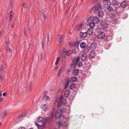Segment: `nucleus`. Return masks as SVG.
<instances>
[{
    "instance_id": "obj_15",
    "label": "nucleus",
    "mask_w": 129,
    "mask_h": 129,
    "mask_svg": "<svg viewBox=\"0 0 129 129\" xmlns=\"http://www.w3.org/2000/svg\"><path fill=\"white\" fill-rule=\"evenodd\" d=\"M7 111L5 110L3 111L0 115L1 117L2 118H4L6 115Z\"/></svg>"
},
{
    "instance_id": "obj_60",
    "label": "nucleus",
    "mask_w": 129,
    "mask_h": 129,
    "mask_svg": "<svg viewBox=\"0 0 129 129\" xmlns=\"http://www.w3.org/2000/svg\"><path fill=\"white\" fill-rule=\"evenodd\" d=\"M57 67H54V69H53V70H55L57 69Z\"/></svg>"
},
{
    "instance_id": "obj_44",
    "label": "nucleus",
    "mask_w": 129,
    "mask_h": 129,
    "mask_svg": "<svg viewBox=\"0 0 129 129\" xmlns=\"http://www.w3.org/2000/svg\"><path fill=\"white\" fill-rule=\"evenodd\" d=\"M32 85L31 83H29V89L30 90V91H31V89H32Z\"/></svg>"
},
{
    "instance_id": "obj_64",
    "label": "nucleus",
    "mask_w": 129,
    "mask_h": 129,
    "mask_svg": "<svg viewBox=\"0 0 129 129\" xmlns=\"http://www.w3.org/2000/svg\"><path fill=\"white\" fill-rule=\"evenodd\" d=\"M9 44V43L8 42V41H7L6 43V45L7 46H8Z\"/></svg>"
},
{
    "instance_id": "obj_10",
    "label": "nucleus",
    "mask_w": 129,
    "mask_h": 129,
    "mask_svg": "<svg viewBox=\"0 0 129 129\" xmlns=\"http://www.w3.org/2000/svg\"><path fill=\"white\" fill-rule=\"evenodd\" d=\"M37 121L39 123H42L44 122V119L42 117H39L37 119Z\"/></svg>"
},
{
    "instance_id": "obj_6",
    "label": "nucleus",
    "mask_w": 129,
    "mask_h": 129,
    "mask_svg": "<svg viewBox=\"0 0 129 129\" xmlns=\"http://www.w3.org/2000/svg\"><path fill=\"white\" fill-rule=\"evenodd\" d=\"M111 23L114 25L120 23L118 19H117L116 17L114 19H112L111 20Z\"/></svg>"
},
{
    "instance_id": "obj_41",
    "label": "nucleus",
    "mask_w": 129,
    "mask_h": 129,
    "mask_svg": "<svg viewBox=\"0 0 129 129\" xmlns=\"http://www.w3.org/2000/svg\"><path fill=\"white\" fill-rule=\"evenodd\" d=\"M47 91H45L44 92V94L43 95V96L42 98V99L44 100V98H45V97L46 96V95L47 94Z\"/></svg>"
},
{
    "instance_id": "obj_23",
    "label": "nucleus",
    "mask_w": 129,
    "mask_h": 129,
    "mask_svg": "<svg viewBox=\"0 0 129 129\" xmlns=\"http://www.w3.org/2000/svg\"><path fill=\"white\" fill-rule=\"evenodd\" d=\"M70 91L69 89L65 91L64 93V96L65 97H67L69 96Z\"/></svg>"
},
{
    "instance_id": "obj_29",
    "label": "nucleus",
    "mask_w": 129,
    "mask_h": 129,
    "mask_svg": "<svg viewBox=\"0 0 129 129\" xmlns=\"http://www.w3.org/2000/svg\"><path fill=\"white\" fill-rule=\"evenodd\" d=\"M95 23L93 21V22H91L89 24V26L90 28H94L95 25Z\"/></svg>"
},
{
    "instance_id": "obj_55",
    "label": "nucleus",
    "mask_w": 129,
    "mask_h": 129,
    "mask_svg": "<svg viewBox=\"0 0 129 129\" xmlns=\"http://www.w3.org/2000/svg\"><path fill=\"white\" fill-rule=\"evenodd\" d=\"M3 68V66H2L0 67V71H2Z\"/></svg>"
},
{
    "instance_id": "obj_42",
    "label": "nucleus",
    "mask_w": 129,
    "mask_h": 129,
    "mask_svg": "<svg viewBox=\"0 0 129 129\" xmlns=\"http://www.w3.org/2000/svg\"><path fill=\"white\" fill-rule=\"evenodd\" d=\"M7 50L9 53H11L12 52V50H11L10 47L8 46L7 47Z\"/></svg>"
},
{
    "instance_id": "obj_13",
    "label": "nucleus",
    "mask_w": 129,
    "mask_h": 129,
    "mask_svg": "<svg viewBox=\"0 0 129 129\" xmlns=\"http://www.w3.org/2000/svg\"><path fill=\"white\" fill-rule=\"evenodd\" d=\"M87 33L86 32L84 33L81 32L80 34V37L81 38H84L87 36Z\"/></svg>"
},
{
    "instance_id": "obj_16",
    "label": "nucleus",
    "mask_w": 129,
    "mask_h": 129,
    "mask_svg": "<svg viewBox=\"0 0 129 129\" xmlns=\"http://www.w3.org/2000/svg\"><path fill=\"white\" fill-rule=\"evenodd\" d=\"M80 59V57L79 56H77L76 57H75L73 59V62L75 64L76 63L78 62L79 60Z\"/></svg>"
},
{
    "instance_id": "obj_51",
    "label": "nucleus",
    "mask_w": 129,
    "mask_h": 129,
    "mask_svg": "<svg viewBox=\"0 0 129 129\" xmlns=\"http://www.w3.org/2000/svg\"><path fill=\"white\" fill-rule=\"evenodd\" d=\"M66 48H64L62 51V52H64V53H66Z\"/></svg>"
},
{
    "instance_id": "obj_2",
    "label": "nucleus",
    "mask_w": 129,
    "mask_h": 129,
    "mask_svg": "<svg viewBox=\"0 0 129 129\" xmlns=\"http://www.w3.org/2000/svg\"><path fill=\"white\" fill-rule=\"evenodd\" d=\"M100 24L102 26V29L104 30H106L108 28V26L106 21L104 20L100 21Z\"/></svg>"
},
{
    "instance_id": "obj_22",
    "label": "nucleus",
    "mask_w": 129,
    "mask_h": 129,
    "mask_svg": "<svg viewBox=\"0 0 129 129\" xmlns=\"http://www.w3.org/2000/svg\"><path fill=\"white\" fill-rule=\"evenodd\" d=\"M58 124L59 126H61L63 125L66 126L68 125V124L67 122L66 123L65 122H64V123H62L60 122H58Z\"/></svg>"
},
{
    "instance_id": "obj_27",
    "label": "nucleus",
    "mask_w": 129,
    "mask_h": 129,
    "mask_svg": "<svg viewBox=\"0 0 129 129\" xmlns=\"http://www.w3.org/2000/svg\"><path fill=\"white\" fill-rule=\"evenodd\" d=\"M76 87V84L74 83H72L70 85V88L71 89H73L75 88Z\"/></svg>"
},
{
    "instance_id": "obj_40",
    "label": "nucleus",
    "mask_w": 129,
    "mask_h": 129,
    "mask_svg": "<svg viewBox=\"0 0 129 129\" xmlns=\"http://www.w3.org/2000/svg\"><path fill=\"white\" fill-rule=\"evenodd\" d=\"M22 6L25 8H26L28 6V5L26 3H24L22 5Z\"/></svg>"
},
{
    "instance_id": "obj_31",
    "label": "nucleus",
    "mask_w": 129,
    "mask_h": 129,
    "mask_svg": "<svg viewBox=\"0 0 129 129\" xmlns=\"http://www.w3.org/2000/svg\"><path fill=\"white\" fill-rule=\"evenodd\" d=\"M86 46L85 43L84 42H81L80 45V47L82 49L84 48Z\"/></svg>"
},
{
    "instance_id": "obj_35",
    "label": "nucleus",
    "mask_w": 129,
    "mask_h": 129,
    "mask_svg": "<svg viewBox=\"0 0 129 129\" xmlns=\"http://www.w3.org/2000/svg\"><path fill=\"white\" fill-rule=\"evenodd\" d=\"M13 12L12 11H11L10 12V16H9V20L11 21L12 20V16H13Z\"/></svg>"
},
{
    "instance_id": "obj_50",
    "label": "nucleus",
    "mask_w": 129,
    "mask_h": 129,
    "mask_svg": "<svg viewBox=\"0 0 129 129\" xmlns=\"http://www.w3.org/2000/svg\"><path fill=\"white\" fill-rule=\"evenodd\" d=\"M35 124L38 127L40 125L37 122H35Z\"/></svg>"
},
{
    "instance_id": "obj_63",
    "label": "nucleus",
    "mask_w": 129,
    "mask_h": 129,
    "mask_svg": "<svg viewBox=\"0 0 129 129\" xmlns=\"http://www.w3.org/2000/svg\"><path fill=\"white\" fill-rule=\"evenodd\" d=\"M2 91H0V96H2Z\"/></svg>"
},
{
    "instance_id": "obj_49",
    "label": "nucleus",
    "mask_w": 129,
    "mask_h": 129,
    "mask_svg": "<svg viewBox=\"0 0 129 129\" xmlns=\"http://www.w3.org/2000/svg\"><path fill=\"white\" fill-rule=\"evenodd\" d=\"M103 2L104 3L110 2L109 0H104Z\"/></svg>"
},
{
    "instance_id": "obj_53",
    "label": "nucleus",
    "mask_w": 129,
    "mask_h": 129,
    "mask_svg": "<svg viewBox=\"0 0 129 129\" xmlns=\"http://www.w3.org/2000/svg\"><path fill=\"white\" fill-rule=\"evenodd\" d=\"M18 129H25V128L24 127L21 126L18 128Z\"/></svg>"
},
{
    "instance_id": "obj_8",
    "label": "nucleus",
    "mask_w": 129,
    "mask_h": 129,
    "mask_svg": "<svg viewBox=\"0 0 129 129\" xmlns=\"http://www.w3.org/2000/svg\"><path fill=\"white\" fill-rule=\"evenodd\" d=\"M96 55L95 52L94 51H92L89 54V57L90 58H92Z\"/></svg>"
},
{
    "instance_id": "obj_12",
    "label": "nucleus",
    "mask_w": 129,
    "mask_h": 129,
    "mask_svg": "<svg viewBox=\"0 0 129 129\" xmlns=\"http://www.w3.org/2000/svg\"><path fill=\"white\" fill-rule=\"evenodd\" d=\"M96 47V44L94 43H93L91 44L89 47L91 49H92V50H93L95 49Z\"/></svg>"
},
{
    "instance_id": "obj_32",
    "label": "nucleus",
    "mask_w": 129,
    "mask_h": 129,
    "mask_svg": "<svg viewBox=\"0 0 129 129\" xmlns=\"http://www.w3.org/2000/svg\"><path fill=\"white\" fill-rule=\"evenodd\" d=\"M122 11L120 7H118L116 9V12L118 13H120Z\"/></svg>"
},
{
    "instance_id": "obj_18",
    "label": "nucleus",
    "mask_w": 129,
    "mask_h": 129,
    "mask_svg": "<svg viewBox=\"0 0 129 129\" xmlns=\"http://www.w3.org/2000/svg\"><path fill=\"white\" fill-rule=\"evenodd\" d=\"M42 108L45 111L47 110L48 109V106L46 104H43L42 105Z\"/></svg>"
},
{
    "instance_id": "obj_47",
    "label": "nucleus",
    "mask_w": 129,
    "mask_h": 129,
    "mask_svg": "<svg viewBox=\"0 0 129 129\" xmlns=\"http://www.w3.org/2000/svg\"><path fill=\"white\" fill-rule=\"evenodd\" d=\"M0 79L1 80H3L4 79V76L1 75L0 74Z\"/></svg>"
},
{
    "instance_id": "obj_17",
    "label": "nucleus",
    "mask_w": 129,
    "mask_h": 129,
    "mask_svg": "<svg viewBox=\"0 0 129 129\" xmlns=\"http://www.w3.org/2000/svg\"><path fill=\"white\" fill-rule=\"evenodd\" d=\"M90 49L89 47L86 46L83 50V52L86 54V53H88Z\"/></svg>"
},
{
    "instance_id": "obj_61",
    "label": "nucleus",
    "mask_w": 129,
    "mask_h": 129,
    "mask_svg": "<svg viewBox=\"0 0 129 129\" xmlns=\"http://www.w3.org/2000/svg\"><path fill=\"white\" fill-rule=\"evenodd\" d=\"M3 100V99L2 98H0V102L2 101Z\"/></svg>"
},
{
    "instance_id": "obj_48",
    "label": "nucleus",
    "mask_w": 129,
    "mask_h": 129,
    "mask_svg": "<svg viewBox=\"0 0 129 129\" xmlns=\"http://www.w3.org/2000/svg\"><path fill=\"white\" fill-rule=\"evenodd\" d=\"M50 37L49 35V34L47 36V42H48L49 41Z\"/></svg>"
},
{
    "instance_id": "obj_3",
    "label": "nucleus",
    "mask_w": 129,
    "mask_h": 129,
    "mask_svg": "<svg viewBox=\"0 0 129 129\" xmlns=\"http://www.w3.org/2000/svg\"><path fill=\"white\" fill-rule=\"evenodd\" d=\"M101 8V6L100 4L98 5L96 7H95L92 8L90 10L91 11L92 10H94V12L96 13L97 12L98 10H99Z\"/></svg>"
},
{
    "instance_id": "obj_7",
    "label": "nucleus",
    "mask_w": 129,
    "mask_h": 129,
    "mask_svg": "<svg viewBox=\"0 0 129 129\" xmlns=\"http://www.w3.org/2000/svg\"><path fill=\"white\" fill-rule=\"evenodd\" d=\"M59 98L57 97L56 98L55 102V106L57 107V108H59L60 107V103H59Z\"/></svg>"
},
{
    "instance_id": "obj_20",
    "label": "nucleus",
    "mask_w": 129,
    "mask_h": 129,
    "mask_svg": "<svg viewBox=\"0 0 129 129\" xmlns=\"http://www.w3.org/2000/svg\"><path fill=\"white\" fill-rule=\"evenodd\" d=\"M92 21L95 24H97L99 21V18L97 17H94L93 18Z\"/></svg>"
},
{
    "instance_id": "obj_28",
    "label": "nucleus",
    "mask_w": 129,
    "mask_h": 129,
    "mask_svg": "<svg viewBox=\"0 0 129 129\" xmlns=\"http://www.w3.org/2000/svg\"><path fill=\"white\" fill-rule=\"evenodd\" d=\"M77 80V78L75 76L72 77L71 79V81L73 82H75Z\"/></svg>"
},
{
    "instance_id": "obj_14",
    "label": "nucleus",
    "mask_w": 129,
    "mask_h": 129,
    "mask_svg": "<svg viewBox=\"0 0 129 129\" xmlns=\"http://www.w3.org/2000/svg\"><path fill=\"white\" fill-rule=\"evenodd\" d=\"M87 57V56L86 53L83 54L81 55V59L82 61H84L86 59Z\"/></svg>"
},
{
    "instance_id": "obj_37",
    "label": "nucleus",
    "mask_w": 129,
    "mask_h": 129,
    "mask_svg": "<svg viewBox=\"0 0 129 129\" xmlns=\"http://www.w3.org/2000/svg\"><path fill=\"white\" fill-rule=\"evenodd\" d=\"M64 65L62 66V67L60 68L59 72H60V73H61V72L63 70L64 68Z\"/></svg>"
},
{
    "instance_id": "obj_54",
    "label": "nucleus",
    "mask_w": 129,
    "mask_h": 129,
    "mask_svg": "<svg viewBox=\"0 0 129 129\" xmlns=\"http://www.w3.org/2000/svg\"><path fill=\"white\" fill-rule=\"evenodd\" d=\"M22 115H19V116H18L17 117V118L19 119H20L21 118V117H22Z\"/></svg>"
},
{
    "instance_id": "obj_25",
    "label": "nucleus",
    "mask_w": 129,
    "mask_h": 129,
    "mask_svg": "<svg viewBox=\"0 0 129 129\" xmlns=\"http://www.w3.org/2000/svg\"><path fill=\"white\" fill-rule=\"evenodd\" d=\"M98 15L100 18L104 16V13L103 11H100L98 12Z\"/></svg>"
},
{
    "instance_id": "obj_9",
    "label": "nucleus",
    "mask_w": 129,
    "mask_h": 129,
    "mask_svg": "<svg viewBox=\"0 0 129 129\" xmlns=\"http://www.w3.org/2000/svg\"><path fill=\"white\" fill-rule=\"evenodd\" d=\"M105 34L104 32H101L98 35V38L100 39H102L105 36Z\"/></svg>"
},
{
    "instance_id": "obj_24",
    "label": "nucleus",
    "mask_w": 129,
    "mask_h": 129,
    "mask_svg": "<svg viewBox=\"0 0 129 129\" xmlns=\"http://www.w3.org/2000/svg\"><path fill=\"white\" fill-rule=\"evenodd\" d=\"M104 7L105 8L107 9L110 5V2L104 3Z\"/></svg>"
},
{
    "instance_id": "obj_45",
    "label": "nucleus",
    "mask_w": 129,
    "mask_h": 129,
    "mask_svg": "<svg viewBox=\"0 0 129 129\" xmlns=\"http://www.w3.org/2000/svg\"><path fill=\"white\" fill-rule=\"evenodd\" d=\"M41 15L43 18H44V19L46 18V16H45V14L44 12H42V13Z\"/></svg>"
},
{
    "instance_id": "obj_46",
    "label": "nucleus",
    "mask_w": 129,
    "mask_h": 129,
    "mask_svg": "<svg viewBox=\"0 0 129 129\" xmlns=\"http://www.w3.org/2000/svg\"><path fill=\"white\" fill-rule=\"evenodd\" d=\"M70 51L69 50L66 52V53L67 56H69L70 55L71 53L69 52Z\"/></svg>"
},
{
    "instance_id": "obj_33",
    "label": "nucleus",
    "mask_w": 129,
    "mask_h": 129,
    "mask_svg": "<svg viewBox=\"0 0 129 129\" xmlns=\"http://www.w3.org/2000/svg\"><path fill=\"white\" fill-rule=\"evenodd\" d=\"M70 81V79L69 78H67L66 79L65 81V84L67 85H68L69 84V83Z\"/></svg>"
},
{
    "instance_id": "obj_11",
    "label": "nucleus",
    "mask_w": 129,
    "mask_h": 129,
    "mask_svg": "<svg viewBox=\"0 0 129 129\" xmlns=\"http://www.w3.org/2000/svg\"><path fill=\"white\" fill-rule=\"evenodd\" d=\"M82 23L78 25L76 27L75 30H80L83 27Z\"/></svg>"
},
{
    "instance_id": "obj_56",
    "label": "nucleus",
    "mask_w": 129,
    "mask_h": 129,
    "mask_svg": "<svg viewBox=\"0 0 129 129\" xmlns=\"http://www.w3.org/2000/svg\"><path fill=\"white\" fill-rule=\"evenodd\" d=\"M65 85V87H64V89H66V88L68 86V85Z\"/></svg>"
},
{
    "instance_id": "obj_38",
    "label": "nucleus",
    "mask_w": 129,
    "mask_h": 129,
    "mask_svg": "<svg viewBox=\"0 0 129 129\" xmlns=\"http://www.w3.org/2000/svg\"><path fill=\"white\" fill-rule=\"evenodd\" d=\"M62 35H60L58 36V39L59 40L58 41L59 42H61V39L62 38Z\"/></svg>"
},
{
    "instance_id": "obj_30",
    "label": "nucleus",
    "mask_w": 129,
    "mask_h": 129,
    "mask_svg": "<svg viewBox=\"0 0 129 129\" xmlns=\"http://www.w3.org/2000/svg\"><path fill=\"white\" fill-rule=\"evenodd\" d=\"M112 3L114 5L116 6H118L119 5L118 2L115 0H113L112 1Z\"/></svg>"
},
{
    "instance_id": "obj_4",
    "label": "nucleus",
    "mask_w": 129,
    "mask_h": 129,
    "mask_svg": "<svg viewBox=\"0 0 129 129\" xmlns=\"http://www.w3.org/2000/svg\"><path fill=\"white\" fill-rule=\"evenodd\" d=\"M67 102V100L65 98H63V96H61V97L60 104L62 105H65Z\"/></svg>"
},
{
    "instance_id": "obj_43",
    "label": "nucleus",
    "mask_w": 129,
    "mask_h": 129,
    "mask_svg": "<svg viewBox=\"0 0 129 129\" xmlns=\"http://www.w3.org/2000/svg\"><path fill=\"white\" fill-rule=\"evenodd\" d=\"M50 100V98L48 96H47L45 97V98H44L43 100H44L46 101H48Z\"/></svg>"
},
{
    "instance_id": "obj_36",
    "label": "nucleus",
    "mask_w": 129,
    "mask_h": 129,
    "mask_svg": "<svg viewBox=\"0 0 129 129\" xmlns=\"http://www.w3.org/2000/svg\"><path fill=\"white\" fill-rule=\"evenodd\" d=\"M60 59V58L59 57H58L57 58L56 62L55 63V64L56 65H57L58 64Z\"/></svg>"
},
{
    "instance_id": "obj_26",
    "label": "nucleus",
    "mask_w": 129,
    "mask_h": 129,
    "mask_svg": "<svg viewBox=\"0 0 129 129\" xmlns=\"http://www.w3.org/2000/svg\"><path fill=\"white\" fill-rule=\"evenodd\" d=\"M79 72V70L78 69H76L73 71V74L74 76H77Z\"/></svg>"
},
{
    "instance_id": "obj_1",
    "label": "nucleus",
    "mask_w": 129,
    "mask_h": 129,
    "mask_svg": "<svg viewBox=\"0 0 129 129\" xmlns=\"http://www.w3.org/2000/svg\"><path fill=\"white\" fill-rule=\"evenodd\" d=\"M62 111L61 109L57 110L56 111L55 108L53 109L52 112V117L55 118H59L62 116Z\"/></svg>"
},
{
    "instance_id": "obj_39",
    "label": "nucleus",
    "mask_w": 129,
    "mask_h": 129,
    "mask_svg": "<svg viewBox=\"0 0 129 129\" xmlns=\"http://www.w3.org/2000/svg\"><path fill=\"white\" fill-rule=\"evenodd\" d=\"M83 65V63L81 61L79 62L78 63V66L79 67H81Z\"/></svg>"
},
{
    "instance_id": "obj_21",
    "label": "nucleus",
    "mask_w": 129,
    "mask_h": 129,
    "mask_svg": "<svg viewBox=\"0 0 129 129\" xmlns=\"http://www.w3.org/2000/svg\"><path fill=\"white\" fill-rule=\"evenodd\" d=\"M127 4V2L126 1H123L120 4V6L122 8H124L126 6Z\"/></svg>"
},
{
    "instance_id": "obj_59",
    "label": "nucleus",
    "mask_w": 129,
    "mask_h": 129,
    "mask_svg": "<svg viewBox=\"0 0 129 129\" xmlns=\"http://www.w3.org/2000/svg\"><path fill=\"white\" fill-rule=\"evenodd\" d=\"M66 53H64V52H62V55H63V56H66Z\"/></svg>"
},
{
    "instance_id": "obj_58",
    "label": "nucleus",
    "mask_w": 129,
    "mask_h": 129,
    "mask_svg": "<svg viewBox=\"0 0 129 129\" xmlns=\"http://www.w3.org/2000/svg\"><path fill=\"white\" fill-rule=\"evenodd\" d=\"M72 43L71 42H69V45L70 46H71L72 45Z\"/></svg>"
},
{
    "instance_id": "obj_5",
    "label": "nucleus",
    "mask_w": 129,
    "mask_h": 129,
    "mask_svg": "<svg viewBox=\"0 0 129 129\" xmlns=\"http://www.w3.org/2000/svg\"><path fill=\"white\" fill-rule=\"evenodd\" d=\"M106 17L107 19H110L111 20L112 19H114L115 18H116V16L115 15H114L111 14H107Z\"/></svg>"
},
{
    "instance_id": "obj_19",
    "label": "nucleus",
    "mask_w": 129,
    "mask_h": 129,
    "mask_svg": "<svg viewBox=\"0 0 129 129\" xmlns=\"http://www.w3.org/2000/svg\"><path fill=\"white\" fill-rule=\"evenodd\" d=\"M87 34L89 35H92L93 33V30L92 28H90L88 29L87 31Z\"/></svg>"
},
{
    "instance_id": "obj_34",
    "label": "nucleus",
    "mask_w": 129,
    "mask_h": 129,
    "mask_svg": "<svg viewBox=\"0 0 129 129\" xmlns=\"http://www.w3.org/2000/svg\"><path fill=\"white\" fill-rule=\"evenodd\" d=\"M107 9L108 11L110 12H111L113 10V8L112 7L110 6V5L108 7Z\"/></svg>"
},
{
    "instance_id": "obj_52",
    "label": "nucleus",
    "mask_w": 129,
    "mask_h": 129,
    "mask_svg": "<svg viewBox=\"0 0 129 129\" xmlns=\"http://www.w3.org/2000/svg\"><path fill=\"white\" fill-rule=\"evenodd\" d=\"M38 128L39 129H44L42 126L40 125L39 126Z\"/></svg>"
},
{
    "instance_id": "obj_62",
    "label": "nucleus",
    "mask_w": 129,
    "mask_h": 129,
    "mask_svg": "<svg viewBox=\"0 0 129 129\" xmlns=\"http://www.w3.org/2000/svg\"><path fill=\"white\" fill-rule=\"evenodd\" d=\"M27 31L28 32V33H29L30 32V29H29V27H28V28H27Z\"/></svg>"
},
{
    "instance_id": "obj_57",
    "label": "nucleus",
    "mask_w": 129,
    "mask_h": 129,
    "mask_svg": "<svg viewBox=\"0 0 129 129\" xmlns=\"http://www.w3.org/2000/svg\"><path fill=\"white\" fill-rule=\"evenodd\" d=\"M3 96H6L7 95V93H4L3 94Z\"/></svg>"
}]
</instances>
